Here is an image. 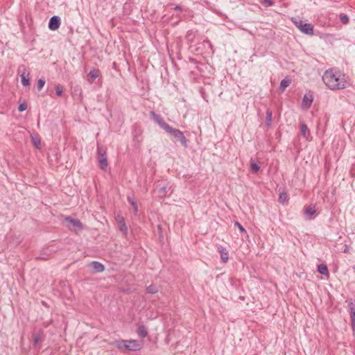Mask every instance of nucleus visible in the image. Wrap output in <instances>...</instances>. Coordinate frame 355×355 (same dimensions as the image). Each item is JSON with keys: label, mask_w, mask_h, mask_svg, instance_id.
<instances>
[{"label": "nucleus", "mask_w": 355, "mask_h": 355, "mask_svg": "<svg viewBox=\"0 0 355 355\" xmlns=\"http://www.w3.org/2000/svg\"><path fill=\"white\" fill-rule=\"evenodd\" d=\"M261 3L265 7H268L273 4L272 0H263L261 1Z\"/></svg>", "instance_id": "7c9ffc66"}, {"label": "nucleus", "mask_w": 355, "mask_h": 355, "mask_svg": "<svg viewBox=\"0 0 355 355\" xmlns=\"http://www.w3.org/2000/svg\"><path fill=\"white\" fill-rule=\"evenodd\" d=\"M315 211V207L314 205H309L305 209L304 214L306 215L307 219L311 220L313 218V216Z\"/></svg>", "instance_id": "f8f14e48"}, {"label": "nucleus", "mask_w": 355, "mask_h": 355, "mask_svg": "<svg viewBox=\"0 0 355 355\" xmlns=\"http://www.w3.org/2000/svg\"><path fill=\"white\" fill-rule=\"evenodd\" d=\"M292 21L302 33L309 35H313V26L311 24L295 18H293Z\"/></svg>", "instance_id": "f03ea898"}, {"label": "nucleus", "mask_w": 355, "mask_h": 355, "mask_svg": "<svg viewBox=\"0 0 355 355\" xmlns=\"http://www.w3.org/2000/svg\"><path fill=\"white\" fill-rule=\"evenodd\" d=\"M235 225L238 227L239 230L241 232H243V233H245L246 234V231L244 229V227L239 223V222H236L235 223Z\"/></svg>", "instance_id": "473e14b6"}, {"label": "nucleus", "mask_w": 355, "mask_h": 355, "mask_svg": "<svg viewBox=\"0 0 355 355\" xmlns=\"http://www.w3.org/2000/svg\"><path fill=\"white\" fill-rule=\"evenodd\" d=\"M88 267H89L94 272H101L105 270L104 266L98 261H92L89 263L88 264Z\"/></svg>", "instance_id": "9b49d317"}, {"label": "nucleus", "mask_w": 355, "mask_h": 355, "mask_svg": "<svg viewBox=\"0 0 355 355\" xmlns=\"http://www.w3.org/2000/svg\"><path fill=\"white\" fill-rule=\"evenodd\" d=\"M168 188L167 185L162 184V182H158L155 187V191L160 198H164L168 193Z\"/></svg>", "instance_id": "0eeeda50"}, {"label": "nucleus", "mask_w": 355, "mask_h": 355, "mask_svg": "<svg viewBox=\"0 0 355 355\" xmlns=\"http://www.w3.org/2000/svg\"><path fill=\"white\" fill-rule=\"evenodd\" d=\"M99 165L101 168L105 169L107 166V161L105 155H101L98 158Z\"/></svg>", "instance_id": "6ab92c4d"}, {"label": "nucleus", "mask_w": 355, "mask_h": 355, "mask_svg": "<svg viewBox=\"0 0 355 355\" xmlns=\"http://www.w3.org/2000/svg\"><path fill=\"white\" fill-rule=\"evenodd\" d=\"M18 109L20 112H23L27 109V105L25 103H21L19 105Z\"/></svg>", "instance_id": "f704fd0d"}, {"label": "nucleus", "mask_w": 355, "mask_h": 355, "mask_svg": "<svg viewBox=\"0 0 355 355\" xmlns=\"http://www.w3.org/2000/svg\"><path fill=\"white\" fill-rule=\"evenodd\" d=\"M322 80L325 85L331 90L343 89L349 85L345 75L334 69H328L324 73Z\"/></svg>", "instance_id": "f257e3e1"}, {"label": "nucleus", "mask_w": 355, "mask_h": 355, "mask_svg": "<svg viewBox=\"0 0 355 355\" xmlns=\"http://www.w3.org/2000/svg\"><path fill=\"white\" fill-rule=\"evenodd\" d=\"M291 83V81L288 78L283 79L279 85V89L282 92H284L286 87H288Z\"/></svg>", "instance_id": "aec40b11"}, {"label": "nucleus", "mask_w": 355, "mask_h": 355, "mask_svg": "<svg viewBox=\"0 0 355 355\" xmlns=\"http://www.w3.org/2000/svg\"><path fill=\"white\" fill-rule=\"evenodd\" d=\"M174 10H180L182 11V7L179 6H176L175 8H174Z\"/></svg>", "instance_id": "e433bc0d"}, {"label": "nucleus", "mask_w": 355, "mask_h": 355, "mask_svg": "<svg viewBox=\"0 0 355 355\" xmlns=\"http://www.w3.org/2000/svg\"><path fill=\"white\" fill-rule=\"evenodd\" d=\"M288 201V196L285 193H281L279 196V202L282 204H284Z\"/></svg>", "instance_id": "a878e982"}, {"label": "nucleus", "mask_w": 355, "mask_h": 355, "mask_svg": "<svg viewBox=\"0 0 355 355\" xmlns=\"http://www.w3.org/2000/svg\"><path fill=\"white\" fill-rule=\"evenodd\" d=\"M128 201L132 205V207H133V209L135 212L137 211V206L136 205V203L134 202L133 200H132L130 197L128 198Z\"/></svg>", "instance_id": "2f4dec72"}, {"label": "nucleus", "mask_w": 355, "mask_h": 355, "mask_svg": "<svg viewBox=\"0 0 355 355\" xmlns=\"http://www.w3.org/2000/svg\"><path fill=\"white\" fill-rule=\"evenodd\" d=\"M350 316H351V323L352 328L354 334H355V308L352 304L350 306Z\"/></svg>", "instance_id": "dca6fc26"}, {"label": "nucleus", "mask_w": 355, "mask_h": 355, "mask_svg": "<svg viewBox=\"0 0 355 355\" xmlns=\"http://www.w3.org/2000/svg\"><path fill=\"white\" fill-rule=\"evenodd\" d=\"M19 71L21 72V80L24 86H28L30 85L29 81V72L26 71L24 66H20L19 67Z\"/></svg>", "instance_id": "423d86ee"}, {"label": "nucleus", "mask_w": 355, "mask_h": 355, "mask_svg": "<svg viewBox=\"0 0 355 355\" xmlns=\"http://www.w3.org/2000/svg\"><path fill=\"white\" fill-rule=\"evenodd\" d=\"M127 350L129 351H137L141 348V343L136 340H127Z\"/></svg>", "instance_id": "1a4fd4ad"}, {"label": "nucleus", "mask_w": 355, "mask_h": 355, "mask_svg": "<svg viewBox=\"0 0 355 355\" xmlns=\"http://www.w3.org/2000/svg\"><path fill=\"white\" fill-rule=\"evenodd\" d=\"M60 26V19L58 16H53L50 19L49 28L52 31H55Z\"/></svg>", "instance_id": "9d476101"}, {"label": "nucleus", "mask_w": 355, "mask_h": 355, "mask_svg": "<svg viewBox=\"0 0 355 355\" xmlns=\"http://www.w3.org/2000/svg\"><path fill=\"white\" fill-rule=\"evenodd\" d=\"M55 89L56 94L58 96H61L63 93V89H64L63 87L61 85L58 84V85H55Z\"/></svg>", "instance_id": "bb28decb"}, {"label": "nucleus", "mask_w": 355, "mask_h": 355, "mask_svg": "<svg viewBox=\"0 0 355 355\" xmlns=\"http://www.w3.org/2000/svg\"><path fill=\"white\" fill-rule=\"evenodd\" d=\"M112 345L121 350H127V340H116L112 343Z\"/></svg>", "instance_id": "2eb2a0df"}, {"label": "nucleus", "mask_w": 355, "mask_h": 355, "mask_svg": "<svg viewBox=\"0 0 355 355\" xmlns=\"http://www.w3.org/2000/svg\"><path fill=\"white\" fill-rule=\"evenodd\" d=\"M45 85V80H43V79H40L38 80L37 81V89L38 90H41L42 89V87L44 86Z\"/></svg>", "instance_id": "c756f323"}, {"label": "nucleus", "mask_w": 355, "mask_h": 355, "mask_svg": "<svg viewBox=\"0 0 355 355\" xmlns=\"http://www.w3.org/2000/svg\"><path fill=\"white\" fill-rule=\"evenodd\" d=\"M100 74L101 72L98 69H93L89 71L88 74V81L90 83H92L94 81V80L100 76Z\"/></svg>", "instance_id": "ddd939ff"}, {"label": "nucleus", "mask_w": 355, "mask_h": 355, "mask_svg": "<svg viewBox=\"0 0 355 355\" xmlns=\"http://www.w3.org/2000/svg\"><path fill=\"white\" fill-rule=\"evenodd\" d=\"M166 132L180 141L182 146L184 147L187 146V139L182 131L169 126V128Z\"/></svg>", "instance_id": "20e7f679"}, {"label": "nucleus", "mask_w": 355, "mask_h": 355, "mask_svg": "<svg viewBox=\"0 0 355 355\" xmlns=\"http://www.w3.org/2000/svg\"><path fill=\"white\" fill-rule=\"evenodd\" d=\"M340 21L343 24H347L349 22V18L346 15L342 14L340 16Z\"/></svg>", "instance_id": "c85d7f7f"}, {"label": "nucleus", "mask_w": 355, "mask_h": 355, "mask_svg": "<svg viewBox=\"0 0 355 355\" xmlns=\"http://www.w3.org/2000/svg\"><path fill=\"white\" fill-rule=\"evenodd\" d=\"M220 258L223 263H227L229 259V254L225 248H219Z\"/></svg>", "instance_id": "a211bd4d"}, {"label": "nucleus", "mask_w": 355, "mask_h": 355, "mask_svg": "<svg viewBox=\"0 0 355 355\" xmlns=\"http://www.w3.org/2000/svg\"><path fill=\"white\" fill-rule=\"evenodd\" d=\"M31 141L34 146L38 149L41 147V139L37 134H31Z\"/></svg>", "instance_id": "4468645a"}, {"label": "nucleus", "mask_w": 355, "mask_h": 355, "mask_svg": "<svg viewBox=\"0 0 355 355\" xmlns=\"http://www.w3.org/2000/svg\"><path fill=\"white\" fill-rule=\"evenodd\" d=\"M121 218H122V217H121V216H117V221H118L119 224V223H121Z\"/></svg>", "instance_id": "4c0bfd02"}, {"label": "nucleus", "mask_w": 355, "mask_h": 355, "mask_svg": "<svg viewBox=\"0 0 355 355\" xmlns=\"http://www.w3.org/2000/svg\"><path fill=\"white\" fill-rule=\"evenodd\" d=\"M348 248H349L348 245H345V249H344V251H343V252H345V253H346V252H348Z\"/></svg>", "instance_id": "58836bf2"}, {"label": "nucleus", "mask_w": 355, "mask_h": 355, "mask_svg": "<svg viewBox=\"0 0 355 355\" xmlns=\"http://www.w3.org/2000/svg\"><path fill=\"white\" fill-rule=\"evenodd\" d=\"M250 169L252 173H257L260 169V166L258 163L255 162L253 160H251Z\"/></svg>", "instance_id": "412c9836"}, {"label": "nucleus", "mask_w": 355, "mask_h": 355, "mask_svg": "<svg viewBox=\"0 0 355 355\" xmlns=\"http://www.w3.org/2000/svg\"><path fill=\"white\" fill-rule=\"evenodd\" d=\"M41 340V338L40 335L35 334L34 335V345H36Z\"/></svg>", "instance_id": "72a5a7b5"}, {"label": "nucleus", "mask_w": 355, "mask_h": 355, "mask_svg": "<svg viewBox=\"0 0 355 355\" xmlns=\"http://www.w3.org/2000/svg\"><path fill=\"white\" fill-rule=\"evenodd\" d=\"M146 290L149 293H156L158 291V288L155 285H150Z\"/></svg>", "instance_id": "cd10ccee"}, {"label": "nucleus", "mask_w": 355, "mask_h": 355, "mask_svg": "<svg viewBox=\"0 0 355 355\" xmlns=\"http://www.w3.org/2000/svg\"><path fill=\"white\" fill-rule=\"evenodd\" d=\"M137 332V334L142 338L146 337L148 335L147 330H146V327L143 325H141L139 327Z\"/></svg>", "instance_id": "4be33fe9"}, {"label": "nucleus", "mask_w": 355, "mask_h": 355, "mask_svg": "<svg viewBox=\"0 0 355 355\" xmlns=\"http://www.w3.org/2000/svg\"><path fill=\"white\" fill-rule=\"evenodd\" d=\"M313 97L311 94H305L302 98V108L304 110H307L310 108Z\"/></svg>", "instance_id": "6e6552de"}, {"label": "nucleus", "mask_w": 355, "mask_h": 355, "mask_svg": "<svg viewBox=\"0 0 355 355\" xmlns=\"http://www.w3.org/2000/svg\"><path fill=\"white\" fill-rule=\"evenodd\" d=\"M318 271L324 275H327L329 274V271L327 267L324 264H320L318 266Z\"/></svg>", "instance_id": "5701e85b"}, {"label": "nucleus", "mask_w": 355, "mask_h": 355, "mask_svg": "<svg viewBox=\"0 0 355 355\" xmlns=\"http://www.w3.org/2000/svg\"><path fill=\"white\" fill-rule=\"evenodd\" d=\"M64 222L67 228L73 232H78L83 229V224L78 220L71 217H66Z\"/></svg>", "instance_id": "7ed1b4c3"}, {"label": "nucleus", "mask_w": 355, "mask_h": 355, "mask_svg": "<svg viewBox=\"0 0 355 355\" xmlns=\"http://www.w3.org/2000/svg\"><path fill=\"white\" fill-rule=\"evenodd\" d=\"M300 131H301L302 135L304 137H305L306 139H309V137L310 136V132H309V131L308 130V128H307L306 125L304 123H301Z\"/></svg>", "instance_id": "f3484780"}, {"label": "nucleus", "mask_w": 355, "mask_h": 355, "mask_svg": "<svg viewBox=\"0 0 355 355\" xmlns=\"http://www.w3.org/2000/svg\"><path fill=\"white\" fill-rule=\"evenodd\" d=\"M150 115L154 121L157 123L161 128H162L165 131H166L167 129L169 128L170 125L168 123H166L159 115L155 114L154 112H151Z\"/></svg>", "instance_id": "39448f33"}, {"label": "nucleus", "mask_w": 355, "mask_h": 355, "mask_svg": "<svg viewBox=\"0 0 355 355\" xmlns=\"http://www.w3.org/2000/svg\"><path fill=\"white\" fill-rule=\"evenodd\" d=\"M98 155L99 157L101 156V155H105V152L104 150H103L102 148H98Z\"/></svg>", "instance_id": "c9c22d12"}, {"label": "nucleus", "mask_w": 355, "mask_h": 355, "mask_svg": "<svg viewBox=\"0 0 355 355\" xmlns=\"http://www.w3.org/2000/svg\"><path fill=\"white\" fill-rule=\"evenodd\" d=\"M272 112L270 110H267L266 111V123L268 125H270L272 122Z\"/></svg>", "instance_id": "393cba45"}, {"label": "nucleus", "mask_w": 355, "mask_h": 355, "mask_svg": "<svg viewBox=\"0 0 355 355\" xmlns=\"http://www.w3.org/2000/svg\"><path fill=\"white\" fill-rule=\"evenodd\" d=\"M119 228L121 232H123V234H126L128 228L123 218H121V222L119 224Z\"/></svg>", "instance_id": "b1692460"}]
</instances>
